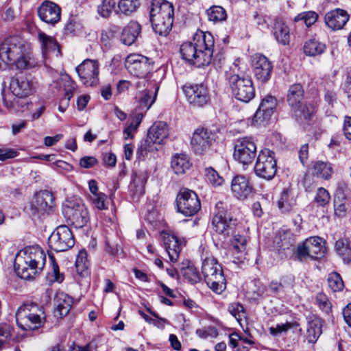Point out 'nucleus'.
<instances>
[{
  "mask_svg": "<svg viewBox=\"0 0 351 351\" xmlns=\"http://www.w3.org/2000/svg\"><path fill=\"white\" fill-rule=\"evenodd\" d=\"M215 40L209 32L198 31L193 42L184 43L180 47V53L184 60L197 67L208 66L211 62Z\"/></svg>",
  "mask_w": 351,
  "mask_h": 351,
  "instance_id": "1",
  "label": "nucleus"
},
{
  "mask_svg": "<svg viewBox=\"0 0 351 351\" xmlns=\"http://www.w3.org/2000/svg\"><path fill=\"white\" fill-rule=\"evenodd\" d=\"M46 255L38 246H29L16 256L14 267L17 276L25 280L33 279L45 265Z\"/></svg>",
  "mask_w": 351,
  "mask_h": 351,
  "instance_id": "2",
  "label": "nucleus"
},
{
  "mask_svg": "<svg viewBox=\"0 0 351 351\" xmlns=\"http://www.w3.org/2000/svg\"><path fill=\"white\" fill-rule=\"evenodd\" d=\"M0 56L5 60L13 62L19 69H28L36 66L24 41L19 36L5 38L0 46Z\"/></svg>",
  "mask_w": 351,
  "mask_h": 351,
  "instance_id": "3",
  "label": "nucleus"
},
{
  "mask_svg": "<svg viewBox=\"0 0 351 351\" xmlns=\"http://www.w3.org/2000/svg\"><path fill=\"white\" fill-rule=\"evenodd\" d=\"M150 21L156 33L167 35L171 31L174 16L172 3L166 0H153L150 7Z\"/></svg>",
  "mask_w": 351,
  "mask_h": 351,
  "instance_id": "4",
  "label": "nucleus"
},
{
  "mask_svg": "<svg viewBox=\"0 0 351 351\" xmlns=\"http://www.w3.org/2000/svg\"><path fill=\"white\" fill-rule=\"evenodd\" d=\"M17 326L23 330H34L41 327L45 320L43 307L34 303L21 306L15 314Z\"/></svg>",
  "mask_w": 351,
  "mask_h": 351,
  "instance_id": "5",
  "label": "nucleus"
},
{
  "mask_svg": "<svg viewBox=\"0 0 351 351\" xmlns=\"http://www.w3.org/2000/svg\"><path fill=\"white\" fill-rule=\"evenodd\" d=\"M304 89L300 84L291 85L287 92V101L295 119L301 124L309 121L314 114V108L302 103Z\"/></svg>",
  "mask_w": 351,
  "mask_h": 351,
  "instance_id": "6",
  "label": "nucleus"
},
{
  "mask_svg": "<svg viewBox=\"0 0 351 351\" xmlns=\"http://www.w3.org/2000/svg\"><path fill=\"white\" fill-rule=\"evenodd\" d=\"M202 273L207 285L215 293H221L226 289V279L222 267L213 257L204 259Z\"/></svg>",
  "mask_w": 351,
  "mask_h": 351,
  "instance_id": "7",
  "label": "nucleus"
},
{
  "mask_svg": "<svg viewBox=\"0 0 351 351\" xmlns=\"http://www.w3.org/2000/svg\"><path fill=\"white\" fill-rule=\"evenodd\" d=\"M232 93L235 98L245 103L249 102L255 96L252 79L243 73H234L229 77Z\"/></svg>",
  "mask_w": 351,
  "mask_h": 351,
  "instance_id": "8",
  "label": "nucleus"
},
{
  "mask_svg": "<svg viewBox=\"0 0 351 351\" xmlns=\"http://www.w3.org/2000/svg\"><path fill=\"white\" fill-rule=\"evenodd\" d=\"M277 171V160L275 153L269 149L261 150L254 165L255 174L267 180H272Z\"/></svg>",
  "mask_w": 351,
  "mask_h": 351,
  "instance_id": "9",
  "label": "nucleus"
},
{
  "mask_svg": "<svg viewBox=\"0 0 351 351\" xmlns=\"http://www.w3.org/2000/svg\"><path fill=\"white\" fill-rule=\"evenodd\" d=\"M62 214L76 228L86 225L88 221V212L85 206L73 199L66 200L62 205Z\"/></svg>",
  "mask_w": 351,
  "mask_h": 351,
  "instance_id": "10",
  "label": "nucleus"
},
{
  "mask_svg": "<svg viewBox=\"0 0 351 351\" xmlns=\"http://www.w3.org/2000/svg\"><path fill=\"white\" fill-rule=\"evenodd\" d=\"M182 90L186 101L195 108H203L210 101V94L204 84H186Z\"/></svg>",
  "mask_w": 351,
  "mask_h": 351,
  "instance_id": "11",
  "label": "nucleus"
},
{
  "mask_svg": "<svg viewBox=\"0 0 351 351\" xmlns=\"http://www.w3.org/2000/svg\"><path fill=\"white\" fill-rule=\"evenodd\" d=\"M256 151V145L252 137L239 138L234 141L233 157L237 161L247 166L255 158Z\"/></svg>",
  "mask_w": 351,
  "mask_h": 351,
  "instance_id": "12",
  "label": "nucleus"
},
{
  "mask_svg": "<svg viewBox=\"0 0 351 351\" xmlns=\"http://www.w3.org/2000/svg\"><path fill=\"white\" fill-rule=\"evenodd\" d=\"M178 211L184 216L195 215L201 208L197 194L188 189H181L176 197Z\"/></svg>",
  "mask_w": 351,
  "mask_h": 351,
  "instance_id": "13",
  "label": "nucleus"
},
{
  "mask_svg": "<svg viewBox=\"0 0 351 351\" xmlns=\"http://www.w3.org/2000/svg\"><path fill=\"white\" fill-rule=\"evenodd\" d=\"M55 206V197L49 191H41L35 194L29 205V213L35 218L49 213Z\"/></svg>",
  "mask_w": 351,
  "mask_h": 351,
  "instance_id": "14",
  "label": "nucleus"
},
{
  "mask_svg": "<svg viewBox=\"0 0 351 351\" xmlns=\"http://www.w3.org/2000/svg\"><path fill=\"white\" fill-rule=\"evenodd\" d=\"M74 243V237L71 230L64 225L57 227L48 239L50 249L57 252L69 250Z\"/></svg>",
  "mask_w": 351,
  "mask_h": 351,
  "instance_id": "15",
  "label": "nucleus"
},
{
  "mask_svg": "<svg viewBox=\"0 0 351 351\" xmlns=\"http://www.w3.org/2000/svg\"><path fill=\"white\" fill-rule=\"evenodd\" d=\"M154 62L152 59L141 54L132 53L125 59V67L134 76L143 78L147 76L153 69Z\"/></svg>",
  "mask_w": 351,
  "mask_h": 351,
  "instance_id": "16",
  "label": "nucleus"
},
{
  "mask_svg": "<svg viewBox=\"0 0 351 351\" xmlns=\"http://www.w3.org/2000/svg\"><path fill=\"white\" fill-rule=\"evenodd\" d=\"M9 89L13 96L26 98L34 93L35 86L30 76L19 73L10 78Z\"/></svg>",
  "mask_w": 351,
  "mask_h": 351,
  "instance_id": "17",
  "label": "nucleus"
},
{
  "mask_svg": "<svg viewBox=\"0 0 351 351\" xmlns=\"http://www.w3.org/2000/svg\"><path fill=\"white\" fill-rule=\"evenodd\" d=\"M99 66L97 61L86 59L75 68L80 80L85 86H94L98 84Z\"/></svg>",
  "mask_w": 351,
  "mask_h": 351,
  "instance_id": "18",
  "label": "nucleus"
},
{
  "mask_svg": "<svg viewBox=\"0 0 351 351\" xmlns=\"http://www.w3.org/2000/svg\"><path fill=\"white\" fill-rule=\"evenodd\" d=\"M217 213L213 218L212 226L215 231L219 234H228L233 230L234 223L232 218L225 210L224 204L219 202L215 205Z\"/></svg>",
  "mask_w": 351,
  "mask_h": 351,
  "instance_id": "19",
  "label": "nucleus"
},
{
  "mask_svg": "<svg viewBox=\"0 0 351 351\" xmlns=\"http://www.w3.org/2000/svg\"><path fill=\"white\" fill-rule=\"evenodd\" d=\"M214 134L205 128L195 130L191 138V147L197 154H202L208 149L214 140Z\"/></svg>",
  "mask_w": 351,
  "mask_h": 351,
  "instance_id": "20",
  "label": "nucleus"
},
{
  "mask_svg": "<svg viewBox=\"0 0 351 351\" xmlns=\"http://www.w3.org/2000/svg\"><path fill=\"white\" fill-rule=\"evenodd\" d=\"M230 188L232 195L241 200L247 199L253 192V186L250 180L241 175L232 178Z\"/></svg>",
  "mask_w": 351,
  "mask_h": 351,
  "instance_id": "21",
  "label": "nucleus"
},
{
  "mask_svg": "<svg viewBox=\"0 0 351 351\" xmlns=\"http://www.w3.org/2000/svg\"><path fill=\"white\" fill-rule=\"evenodd\" d=\"M350 15L348 12L341 8H335L325 14L324 21L326 25L333 31L343 28L349 21Z\"/></svg>",
  "mask_w": 351,
  "mask_h": 351,
  "instance_id": "22",
  "label": "nucleus"
},
{
  "mask_svg": "<svg viewBox=\"0 0 351 351\" xmlns=\"http://www.w3.org/2000/svg\"><path fill=\"white\" fill-rule=\"evenodd\" d=\"M254 72L257 80L261 82L269 80L272 71L271 62L265 56L256 54L253 60Z\"/></svg>",
  "mask_w": 351,
  "mask_h": 351,
  "instance_id": "23",
  "label": "nucleus"
},
{
  "mask_svg": "<svg viewBox=\"0 0 351 351\" xmlns=\"http://www.w3.org/2000/svg\"><path fill=\"white\" fill-rule=\"evenodd\" d=\"M40 19L49 24H55L60 19V8L55 3L45 1L38 9Z\"/></svg>",
  "mask_w": 351,
  "mask_h": 351,
  "instance_id": "24",
  "label": "nucleus"
},
{
  "mask_svg": "<svg viewBox=\"0 0 351 351\" xmlns=\"http://www.w3.org/2000/svg\"><path fill=\"white\" fill-rule=\"evenodd\" d=\"M38 40L41 44L42 53L45 58L61 55L60 45L54 38L44 32L38 33Z\"/></svg>",
  "mask_w": 351,
  "mask_h": 351,
  "instance_id": "25",
  "label": "nucleus"
},
{
  "mask_svg": "<svg viewBox=\"0 0 351 351\" xmlns=\"http://www.w3.org/2000/svg\"><path fill=\"white\" fill-rule=\"evenodd\" d=\"M162 237L165 248L169 255V260L172 263L176 262L181 252V242L174 234L162 232Z\"/></svg>",
  "mask_w": 351,
  "mask_h": 351,
  "instance_id": "26",
  "label": "nucleus"
},
{
  "mask_svg": "<svg viewBox=\"0 0 351 351\" xmlns=\"http://www.w3.org/2000/svg\"><path fill=\"white\" fill-rule=\"evenodd\" d=\"M169 128L166 123L158 121L154 123L149 129L147 141L155 144H162L169 136Z\"/></svg>",
  "mask_w": 351,
  "mask_h": 351,
  "instance_id": "27",
  "label": "nucleus"
},
{
  "mask_svg": "<svg viewBox=\"0 0 351 351\" xmlns=\"http://www.w3.org/2000/svg\"><path fill=\"white\" fill-rule=\"evenodd\" d=\"M53 301L56 306L54 315L56 317L66 316L73 304L72 298L63 292L56 293Z\"/></svg>",
  "mask_w": 351,
  "mask_h": 351,
  "instance_id": "28",
  "label": "nucleus"
},
{
  "mask_svg": "<svg viewBox=\"0 0 351 351\" xmlns=\"http://www.w3.org/2000/svg\"><path fill=\"white\" fill-rule=\"evenodd\" d=\"M141 30V25L136 21H130L123 29L121 40L128 46L132 45Z\"/></svg>",
  "mask_w": 351,
  "mask_h": 351,
  "instance_id": "29",
  "label": "nucleus"
},
{
  "mask_svg": "<svg viewBox=\"0 0 351 351\" xmlns=\"http://www.w3.org/2000/svg\"><path fill=\"white\" fill-rule=\"evenodd\" d=\"M295 241L294 236L289 230L280 228L278 230L275 238V243L280 250L285 251L286 250H289L293 245Z\"/></svg>",
  "mask_w": 351,
  "mask_h": 351,
  "instance_id": "30",
  "label": "nucleus"
},
{
  "mask_svg": "<svg viewBox=\"0 0 351 351\" xmlns=\"http://www.w3.org/2000/svg\"><path fill=\"white\" fill-rule=\"evenodd\" d=\"M311 173L317 178L329 180L333 174L332 165L328 162L315 161L312 163Z\"/></svg>",
  "mask_w": 351,
  "mask_h": 351,
  "instance_id": "31",
  "label": "nucleus"
},
{
  "mask_svg": "<svg viewBox=\"0 0 351 351\" xmlns=\"http://www.w3.org/2000/svg\"><path fill=\"white\" fill-rule=\"evenodd\" d=\"M307 249L311 254L312 259H317L324 256L326 251L324 242L319 237H312L306 239Z\"/></svg>",
  "mask_w": 351,
  "mask_h": 351,
  "instance_id": "32",
  "label": "nucleus"
},
{
  "mask_svg": "<svg viewBox=\"0 0 351 351\" xmlns=\"http://www.w3.org/2000/svg\"><path fill=\"white\" fill-rule=\"evenodd\" d=\"M191 163L187 155L176 154L171 160V168L176 174H183L190 169Z\"/></svg>",
  "mask_w": 351,
  "mask_h": 351,
  "instance_id": "33",
  "label": "nucleus"
},
{
  "mask_svg": "<svg viewBox=\"0 0 351 351\" xmlns=\"http://www.w3.org/2000/svg\"><path fill=\"white\" fill-rule=\"evenodd\" d=\"M295 205L294 193L290 189H284L278 202V206L282 213H289Z\"/></svg>",
  "mask_w": 351,
  "mask_h": 351,
  "instance_id": "34",
  "label": "nucleus"
},
{
  "mask_svg": "<svg viewBox=\"0 0 351 351\" xmlns=\"http://www.w3.org/2000/svg\"><path fill=\"white\" fill-rule=\"evenodd\" d=\"M148 179V174L145 171L135 173L133 181L130 185L133 195L136 196L142 195L144 193V187Z\"/></svg>",
  "mask_w": 351,
  "mask_h": 351,
  "instance_id": "35",
  "label": "nucleus"
},
{
  "mask_svg": "<svg viewBox=\"0 0 351 351\" xmlns=\"http://www.w3.org/2000/svg\"><path fill=\"white\" fill-rule=\"evenodd\" d=\"M335 248L338 255L346 264L351 263V243L346 239L336 241Z\"/></svg>",
  "mask_w": 351,
  "mask_h": 351,
  "instance_id": "36",
  "label": "nucleus"
},
{
  "mask_svg": "<svg viewBox=\"0 0 351 351\" xmlns=\"http://www.w3.org/2000/svg\"><path fill=\"white\" fill-rule=\"evenodd\" d=\"M274 34L276 40L284 45L289 43V29L287 25L281 21H276L274 27Z\"/></svg>",
  "mask_w": 351,
  "mask_h": 351,
  "instance_id": "37",
  "label": "nucleus"
},
{
  "mask_svg": "<svg viewBox=\"0 0 351 351\" xmlns=\"http://www.w3.org/2000/svg\"><path fill=\"white\" fill-rule=\"evenodd\" d=\"M326 49L324 44L315 39H310L304 43L303 49L306 55L315 56L322 54Z\"/></svg>",
  "mask_w": 351,
  "mask_h": 351,
  "instance_id": "38",
  "label": "nucleus"
},
{
  "mask_svg": "<svg viewBox=\"0 0 351 351\" xmlns=\"http://www.w3.org/2000/svg\"><path fill=\"white\" fill-rule=\"evenodd\" d=\"M208 19L214 23L223 22L226 20L227 14L225 9L219 5H213L206 11Z\"/></svg>",
  "mask_w": 351,
  "mask_h": 351,
  "instance_id": "39",
  "label": "nucleus"
},
{
  "mask_svg": "<svg viewBox=\"0 0 351 351\" xmlns=\"http://www.w3.org/2000/svg\"><path fill=\"white\" fill-rule=\"evenodd\" d=\"M292 329L293 332L302 334V328L298 322H287L285 324H277L276 327H271L269 332L271 335L276 336L288 330Z\"/></svg>",
  "mask_w": 351,
  "mask_h": 351,
  "instance_id": "40",
  "label": "nucleus"
},
{
  "mask_svg": "<svg viewBox=\"0 0 351 351\" xmlns=\"http://www.w3.org/2000/svg\"><path fill=\"white\" fill-rule=\"evenodd\" d=\"M139 5V0H119L118 2L119 12L128 16L136 12Z\"/></svg>",
  "mask_w": 351,
  "mask_h": 351,
  "instance_id": "41",
  "label": "nucleus"
},
{
  "mask_svg": "<svg viewBox=\"0 0 351 351\" xmlns=\"http://www.w3.org/2000/svg\"><path fill=\"white\" fill-rule=\"evenodd\" d=\"M349 208L348 202L343 197L336 195L334 199L335 215L339 217H345Z\"/></svg>",
  "mask_w": 351,
  "mask_h": 351,
  "instance_id": "42",
  "label": "nucleus"
},
{
  "mask_svg": "<svg viewBox=\"0 0 351 351\" xmlns=\"http://www.w3.org/2000/svg\"><path fill=\"white\" fill-rule=\"evenodd\" d=\"M322 334L320 322L317 320L308 323L307 328V340L309 343H315Z\"/></svg>",
  "mask_w": 351,
  "mask_h": 351,
  "instance_id": "43",
  "label": "nucleus"
},
{
  "mask_svg": "<svg viewBox=\"0 0 351 351\" xmlns=\"http://www.w3.org/2000/svg\"><path fill=\"white\" fill-rule=\"evenodd\" d=\"M181 274L191 284H195L200 280L199 271L193 265H188L186 267H182Z\"/></svg>",
  "mask_w": 351,
  "mask_h": 351,
  "instance_id": "44",
  "label": "nucleus"
},
{
  "mask_svg": "<svg viewBox=\"0 0 351 351\" xmlns=\"http://www.w3.org/2000/svg\"><path fill=\"white\" fill-rule=\"evenodd\" d=\"M51 261V270L48 273L47 280L49 282L61 283L64 280V275L60 272L59 267L53 256H50Z\"/></svg>",
  "mask_w": 351,
  "mask_h": 351,
  "instance_id": "45",
  "label": "nucleus"
},
{
  "mask_svg": "<svg viewBox=\"0 0 351 351\" xmlns=\"http://www.w3.org/2000/svg\"><path fill=\"white\" fill-rule=\"evenodd\" d=\"M159 88L156 87L154 92L151 93L149 90H145L143 93V97L141 98L140 104L142 108L149 110L151 106L154 104Z\"/></svg>",
  "mask_w": 351,
  "mask_h": 351,
  "instance_id": "46",
  "label": "nucleus"
},
{
  "mask_svg": "<svg viewBox=\"0 0 351 351\" xmlns=\"http://www.w3.org/2000/svg\"><path fill=\"white\" fill-rule=\"evenodd\" d=\"M89 265L90 263L88 259L87 252L85 250H81L79 252L75 261L77 271L79 273L82 274L88 269Z\"/></svg>",
  "mask_w": 351,
  "mask_h": 351,
  "instance_id": "47",
  "label": "nucleus"
},
{
  "mask_svg": "<svg viewBox=\"0 0 351 351\" xmlns=\"http://www.w3.org/2000/svg\"><path fill=\"white\" fill-rule=\"evenodd\" d=\"M317 18L318 14L315 12L308 11L298 14L294 21L295 22L303 21L307 27H309L317 21Z\"/></svg>",
  "mask_w": 351,
  "mask_h": 351,
  "instance_id": "48",
  "label": "nucleus"
},
{
  "mask_svg": "<svg viewBox=\"0 0 351 351\" xmlns=\"http://www.w3.org/2000/svg\"><path fill=\"white\" fill-rule=\"evenodd\" d=\"M328 283L329 287L334 292L340 291L344 287V284L341 276L336 272H333L329 274L328 278Z\"/></svg>",
  "mask_w": 351,
  "mask_h": 351,
  "instance_id": "49",
  "label": "nucleus"
},
{
  "mask_svg": "<svg viewBox=\"0 0 351 351\" xmlns=\"http://www.w3.org/2000/svg\"><path fill=\"white\" fill-rule=\"evenodd\" d=\"M116 2L114 0H103L98 5L97 11L102 17L108 18L114 9Z\"/></svg>",
  "mask_w": 351,
  "mask_h": 351,
  "instance_id": "50",
  "label": "nucleus"
},
{
  "mask_svg": "<svg viewBox=\"0 0 351 351\" xmlns=\"http://www.w3.org/2000/svg\"><path fill=\"white\" fill-rule=\"evenodd\" d=\"M315 300L317 305L323 312L328 313L331 311L332 304L325 293L322 292L318 293Z\"/></svg>",
  "mask_w": 351,
  "mask_h": 351,
  "instance_id": "51",
  "label": "nucleus"
},
{
  "mask_svg": "<svg viewBox=\"0 0 351 351\" xmlns=\"http://www.w3.org/2000/svg\"><path fill=\"white\" fill-rule=\"evenodd\" d=\"M90 199L92 204L99 210H104L108 208L107 195L102 192L91 195Z\"/></svg>",
  "mask_w": 351,
  "mask_h": 351,
  "instance_id": "52",
  "label": "nucleus"
},
{
  "mask_svg": "<svg viewBox=\"0 0 351 351\" xmlns=\"http://www.w3.org/2000/svg\"><path fill=\"white\" fill-rule=\"evenodd\" d=\"M271 116V114L258 108L252 119V123L258 125H265L269 121Z\"/></svg>",
  "mask_w": 351,
  "mask_h": 351,
  "instance_id": "53",
  "label": "nucleus"
},
{
  "mask_svg": "<svg viewBox=\"0 0 351 351\" xmlns=\"http://www.w3.org/2000/svg\"><path fill=\"white\" fill-rule=\"evenodd\" d=\"M276 104V99L274 97L268 95L262 100L259 108L272 115Z\"/></svg>",
  "mask_w": 351,
  "mask_h": 351,
  "instance_id": "54",
  "label": "nucleus"
},
{
  "mask_svg": "<svg viewBox=\"0 0 351 351\" xmlns=\"http://www.w3.org/2000/svg\"><path fill=\"white\" fill-rule=\"evenodd\" d=\"M330 199L329 193L324 188L320 187L317 189L315 197V202L320 206L327 205Z\"/></svg>",
  "mask_w": 351,
  "mask_h": 351,
  "instance_id": "55",
  "label": "nucleus"
},
{
  "mask_svg": "<svg viewBox=\"0 0 351 351\" xmlns=\"http://www.w3.org/2000/svg\"><path fill=\"white\" fill-rule=\"evenodd\" d=\"M247 240L244 236L235 235L232 240V246L234 252L243 253L246 248Z\"/></svg>",
  "mask_w": 351,
  "mask_h": 351,
  "instance_id": "56",
  "label": "nucleus"
},
{
  "mask_svg": "<svg viewBox=\"0 0 351 351\" xmlns=\"http://www.w3.org/2000/svg\"><path fill=\"white\" fill-rule=\"evenodd\" d=\"M205 171L206 176L213 185L220 186L222 184L223 179L219 176V174L215 169L210 167L206 169Z\"/></svg>",
  "mask_w": 351,
  "mask_h": 351,
  "instance_id": "57",
  "label": "nucleus"
},
{
  "mask_svg": "<svg viewBox=\"0 0 351 351\" xmlns=\"http://www.w3.org/2000/svg\"><path fill=\"white\" fill-rule=\"evenodd\" d=\"M76 88V84L75 82L71 80L69 77H66V79H65V82L64 84V89L65 91L64 93V97L66 99L67 101L66 104V106H68L69 101H70L71 98L73 95V92Z\"/></svg>",
  "mask_w": 351,
  "mask_h": 351,
  "instance_id": "58",
  "label": "nucleus"
},
{
  "mask_svg": "<svg viewBox=\"0 0 351 351\" xmlns=\"http://www.w3.org/2000/svg\"><path fill=\"white\" fill-rule=\"evenodd\" d=\"M228 311L237 320L241 319L243 315V307L239 303H232L228 306Z\"/></svg>",
  "mask_w": 351,
  "mask_h": 351,
  "instance_id": "59",
  "label": "nucleus"
},
{
  "mask_svg": "<svg viewBox=\"0 0 351 351\" xmlns=\"http://www.w3.org/2000/svg\"><path fill=\"white\" fill-rule=\"evenodd\" d=\"M297 257L298 260L302 261L308 258H311V254L308 249H307V245L306 244V240L297 247Z\"/></svg>",
  "mask_w": 351,
  "mask_h": 351,
  "instance_id": "60",
  "label": "nucleus"
},
{
  "mask_svg": "<svg viewBox=\"0 0 351 351\" xmlns=\"http://www.w3.org/2000/svg\"><path fill=\"white\" fill-rule=\"evenodd\" d=\"M286 278H282L280 282L273 281L269 284V289L274 293L285 291V289L289 287L286 285Z\"/></svg>",
  "mask_w": 351,
  "mask_h": 351,
  "instance_id": "61",
  "label": "nucleus"
},
{
  "mask_svg": "<svg viewBox=\"0 0 351 351\" xmlns=\"http://www.w3.org/2000/svg\"><path fill=\"white\" fill-rule=\"evenodd\" d=\"M97 164V160L93 156H84L80 160L81 167L89 169Z\"/></svg>",
  "mask_w": 351,
  "mask_h": 351,
  "instance_id": "62",
  "label": "nucleus"
},
{
  "mask_svg": "<svg viewBox=\"0 0 351 351\" xmlns=\"http://www.w3.org/2000/svg\"><path fill=\"white\" fill-rule=\"evenodd\" d=\"M138 128V127L135 125L134 122H130L129 125L123 131L124 138H132L133 134L137 130Z\"/></svg>",
  "mask_w": 351,
  "mask_h": 351,
  "instance_id": "63",
  "label": "nucleus"
},
{
  "mask_svg": "<svg viewBox=\"0 0 351 351\" xmlns=\"http://www.w3.org/2000/svg\"><path fill=\"white\" fill-rule=\"evenodd\" d=\"M343 132L345 136L351 141V117H346L344 121Z\"/></svg>",
  "mask_w": 351,
  "mask_h": 351,
  "instance_id": "64",
  "label": "nucleus"
}]
</instances>
